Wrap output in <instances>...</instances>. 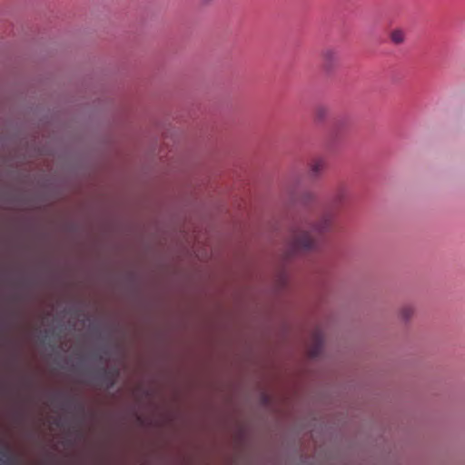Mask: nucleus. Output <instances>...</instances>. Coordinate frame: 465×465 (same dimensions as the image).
<instances>
[{
  "label": "nucleus",
  "mask_w": 465,
  "mask_h": 465,
  "mask_svg": "<svg viewBox=\"0 0 465 465\" xmlns=\"http://www.w3.org/2000/svg\"><path fill=\"white\" fill-rule=\"evenodd\" d=\"M391 41L395 45H401L405 41V32L402 29H393L390 34Z\"/></svg>",
  "instance_id": "423d86ee"
},
{
  "label": "nucleus",
  "mask_w": 465,
  "mask_h": 465,
  "mask_svg": "<svg viewBox=\"0 0 465 465\" xmlns=\"http://www.w3.org/2000/svg\"><path fill=\"white\" fill-rule=\"evenodd\" d=\"M347 194L348 191L346 186L342 184L339 185L331 196V207L337 208L338 206H340L345 201Z\"/></svg>",
  "instance_id": "20e7f679"
},
{
  "label": "nucleus",
  "mask_w": 465,
  "mask_h": 465,
  "mask_svg": "<svg viewBox=\"0 0 465 465\" xmlns=\"http://www.w3.org/2000/svg\"><path fill=\"white\" fill-rule=\"evenodd\" d=\"M1 460L5 463H7L9 461H12L13 460V458L9 455V452L7 450H5L3 452H2V457H1Z\"/></svg>",
  "instance_id": "1a4fd4ad"
},
{
  "label": "nucleus",
  "mask_w": 465,
  "mask_h": 465,
  "mask_svg": "<svg viewBox=\"0 0 465 465\" xmlns=\"http://www.w3.org/2000/svg\"><path fill=\"white\" fill-rule=\"evenodd\" d=\"M412 313H413V310H412V308L411 306H404L401 310V316L404 320L409 319L411 316Z\"/></svg>",
  "instance_id": "0eeeda50"
},
{
  "label": "nucleus",
  "mask_w": 465,
  "mask_h": 465,
  "mask_svg": "<svg viewBox=\"0 0 465 465\" xmlns=\"http://www.w3.org/2000/svg\"><path fill=\"white\" fill-rule=\"evenodd\" d=\"M119 371L116 369H102L100 371L101 381L106 385L107 389L114 386Z\"/></svg>",
  "instance_id": "7ed1b4c3"
},
{
  "label": "nucleus",
  "mask_w": 465,
  "mask_h": 465,
  "mask_svg": "<svg viewBox=\"0 0 465 465\" xmlns=\"http://www.w3.org/2000/svg\"><path fill=\"white\" fill-rule=\"evenodd\" d=\"M325 168L326 161L323 158H314L310 163V173L313 177L318 176Z\"/></svg>",
  "instance_id": "39448f33"
},
{
  "label": "nucleus",
  "mask_w": 465,
  "mask_h": 465,
  "mask_svg": "<svg viewBox=\"0 0 465 465\" xmlns=\"http://www.w3.org/2000/svg\"><path fill=\"white\" fill-rule=\"evenodd\" d=\"M322 66L325 71H331L338 64L339 54L335 49L326 48L322 53Z\"/></svg>",
  "instance_id": "f03ea898"
},
{
  "label": "nucleus",
  "mask_w": 465,
  "mask_h": 465,
  "mask_svg": "<svg viewBox=\"0 0 465 465\" xmlns=\"http://www.w3.org/2000/svg\"><path fill=\"white\" fill-rule=\"evenodd\" d=\"M327 114V110L323 107H319L316 110V117L319 120H322Z\"/></svg>",
  "instance_id": "6e6552de"
},
{
  "label": "nucleus",
  "mask_w": 465,
  "mask_h": 465,
  "mask_svg": "<svg viewBox=\"0 0 465 465\" xmlns=\"http://www.w3.org/2000/svg\"><path fill=\"white\" fill-rule=\"evenodd\" d=\"M316 343L317 345L315 346V348L312 351V356H316L318 354V351L320 349V344H321V335L318 333L316 335Z\"/></svg>",
  "instance_id": "9d476101"
},
{
  "label": "nucleus",
  "mask_w": 465,
  "mask_h": 465,
  "mask_svg": "<svg viewBox=\"0 0 465 465\" xmlns=\"http://www.w3.org/2000/svg\"><path fill=\"white\" fill-rule=\"evenodd\" d=\"M334 215L332 210H327L315 223L297 231L291 242L292 253L315 249L320 237L331 230Z\"/></svg>",
  "instance_id": "f257e3e1"
}]
</instances>
